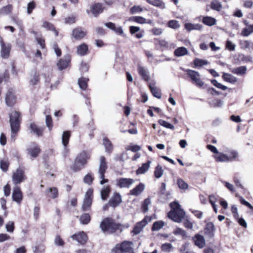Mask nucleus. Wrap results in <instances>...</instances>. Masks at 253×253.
I'll list each match as a JSON object with an SVG mask.
<instances>
[{
  "label": "nucleus",
  "mask_w": 253,
  "mask_h": 253,
  "mask_svg": "<svg viewBox=\"0 0 253 253\" xmlns=\"http://www.w3.org/2000/svg\"><path fill=\"white\" fill-rule=\"evenodd\" d=\"M108 169L107 162L104 156H101L99 159V165L97 172V175L99 179H100V184L103 185L106 183H108L109 180L108 179L105 178V173Z\"/></svg>",
  "instance_id": "obj_3"
},
{
  "label": "nucleus",
  "mask_w": 253,
  "mask_h": 253,
  "mask_svg": "<svg viewBox=\"0 0 253 253\" xmlns=\"http://www.w3.org/2000/svg\"><path fill=\"white\" fill-rule=\"evenodd\" d=\"M211 84L215 86H216V87L219 88V89H221L223 90H225L226 89H227V86L224 85H222V84H221L220 83H219L216 80H212L211 81Z\"/></svg>",
  "instance_id": "obj_62"
},
{
  "label": "nucleus",
  "mask_w": 253,
  "mask_h": 253,
  "mask_svg": "<svg viewBox=\"0 0 253 253\" xmlns=\"http://www.w3.org/2000/svg\"><path fill=\"white\" fill-rule=\"evenodd\" d=\"M172 248V245L170 243H165L161 246L162 251L164 252H170Z\"/></svg>",
  "instance_id": "obj_56"
},
{
  "label": "nucleus",
  "mask_w": 253,
  "mask_h": 253,
  "mask_svg": "<svg viewBox=\"0 0 253 253\" xmlns=\"http://www.w3.org/2000/svg\"><path fill=\"white\" fill-rule=\"evenodd\" d=\"M103 8L102 4L96 3L91 6V11L93 15L96 17L103 11Z\"/></svg>",
  "instance_id": "obj_26"
},
{
  "label": "nucleus",
  "mask_w": 253,
  "mask_h": 253,
  "mask_svg": "<svg viewBox=\"0 0 253 253\" xmlns=\"http://www.w3.org/2000/svg\"><path fill=\"white\" fill-rule=\"evenodd\" d=\"M164 173V170L160 165H158L154 171V175L156 178H160L162 177Z\"/></svg>",
  "instance_id": "obj_49"
},
{
  "label": "nucleus",
  "mask_w": 253,
  "mask_h": 253,
  "mask_svg": "<svg viewBox=\"0 0 253 253\" xmlns=\"http://www.w3.org/2000/svg\"><path fill=\"white\" fill-rule=\"evenodd\" d=\"M172 233L176 236H179L182 239H185L187 238L186 231L180 228H176L174 229Z\"/></svg>",
  "instance_id": "obj_36"
},
{
  "label": "nucleus",
  "mask_w": 253,
  "mask_h": 253,
  "mask_svg": "<svg viewBox=\"0 0 253 253\" xmlns=\"http://www.w3.org/2000/svg\"><path fill=\"white\" fill-rule=\"evenodd\" d=\"M208 62L207 61L199 58H196L194 61V64L196 66H202L208 64Z\"/></svg>",
  "instance_id": "obj_60"
},
{
  "label": "nucleus",
  "mask_w": 253,
  "mask_h": 253,
  "mask_svg": "<svg viewBox=\"0 0 253 253\" xmlns=\"http://www.w3.org/2000/svg\"><path fill=\"white\" fill-rule=\"evenodd\" d=\"M39 81V75L37 72H34L31 76L30 79V84L34 85L38 84Z\"/></svg>",
  "instance_id": "obj_48"
},
{
  "label": "nucleus",
  "mask_w": 253,
  "mask_h": 253,
  "mask_svg": "<svg viewBox=\"0 0 253 253\" xmlns=\"http://www.w3.org/2000/svg\"><path fill=\"white\" fill-rule=\"evenodd\" d=\"M88 51V46L84 43H83L77 47V53L81 56H84L87 54Z\"/></svg>",
  "instance_id": "obj_32"
},
{
  "label": "nucleus",
  "mask_w": 253,
  "mask_h": 253,
  "mask_svg": "<svg viewBox=\"0 0 253 253\" xmlns=\"http://www.w3.org/2000/svg\"><path fill=\"white\" fill-rule=\"evenodd\" d=\"M227 153V157L229 159V162H232L234 161L238 156V153L237 151L229 149L225 151Z\"/></svg>",
  "instance_id": "obj_39"
},
{
  "label": "nucleus",
  "mask_w": 253,
  "mask_h": 253,
  "mask_svg": "<svg viewBox=\"0 0 253 253\" xmlns=\"http://www.w3.org/2000/svg\"><path fill=\"white\" fill-rule=\"evenodd\" d=\"M27 153L32 158H36L40 153L41 149L36 143L31 144L27 149Z\"/></svg>",
  "instance_id": "obj_12"
},
{
  "label": "nucleus",
  "mask_w": 253,
  "mask_h": 253,
  "mask_svg": "<svg viewBox=\"0 0 253 253\" xmlns=\"http://www.w3.org/2000/svg\"><path fill=\"white\" fill-rule=\"evenodd\" d=\"M1 46L0 54L3 58H7L9 57L11 45L9 43H5L3 41H1L0 44Z\"/></svg>",
  "instance_id": "obj_14"
},
{
  "label": "nucleus",
  "mask_w": 253,
  "mask_h": 253,
  "mask_svg": "<svg viewBox=\"0 0 253 253\" xmlns=\"http://www.w3.org/2000/svg\"><path fill=\"white\" fill-rule=\"evenodd\" d=\"M137 71L142 79L146 81H148L150 80L149 73L147 69L140 65H138L137 66Z\"/></svg>",
  "instance_id": "obj_20"
},
{
  "label": "nucleus",
  "mask_w": 253,
  "mask_h": 253,
  "mask_svg": "<svg viewBox=\"0 0 253 253\" xmlns=\"http://www.w3.org/2000/svg\"><path fill=\"white\" fill-rule=\"evenodd\" d=\"M215 229L213 223L211 222H208L205 228V234L210 237H212L214 236Z\"/></svg>",
  "instance_id": "obj_24"
},
{
  "label": "nucleus",
  "mask_w": 253,
  "mask_h": 253,
  "mask_svg": "<svg viewBox=\"0 0 253 253\" xmlns=\"http://www.w3.org/2000/svg\"><path fill=\"white\" fill-rule=\"evenodd\" d=\"M70 56L69 55H66L63 59H60L57 64L58 69L62 70L69 65L70 62Z\"/></svg>",
  "instance_id": "obj_16"
},
{
  "label": "nucleus",
  "mask_w": 253,
  "mask_h": 253,
  "mask_svg": "<svg viewBox=\"0 0 253 253\" xmlns=\"http://www.w3.org/2000/svg\"><path fill=\"white\" fill-rule=\"evenodd\" d=\"M129 20L139 24L146 23V19L141 16H133L130 17Z\"/></svg>",
  "instance_id": "obj_50"
},
{
  "label": "nucleus",
  "mask_w": 253,
  "mask_h": 253,
  "mask_svg": "<svg viewBox=\"0 0 253 253\" xmlns=\"http://www.w3.org/2000/svg\"><path fill=\"white\" fill-rule=\"evenodd\" d=\"M149 87L154 96L157 98H161L162 94L160 89L155 86V82H151L149 84Z\"/></svg>",
  "instance_id": "obj_22"
},
{
  "label": "nucleus",
  "mask_w": 253,
  "mask_h": 253,
  "mask_svg": "<svg viewBox=\"0 0 253 253\" xmlns=\"http://www.w3.org/2000/svg\"><path fill=\"white\" fill-rule=\"evenodd\" d=\"M9 166V163L7 160H1L0 162V168L3 171H6Z\"/></svg>",
  "instance_id": "obj_59"
},
{
  "label": "nucleus",
  "mask_w": 253,
  "mask_h": 253,
  "mask_svg": "<svg viewBox=\"0 0 253 253\" xmlns=\"http://www.w3.org/2000/svg\"><path fill=\"white\" fill-rule=\"evenodd\" d=\"M134 182L132 178H121L117 180L116 185L121 188H129Z\"/></svg>",
  "instance_id": "obj_11"
},
{
  "label": "nucleus",
  "mask_w": 253,
  "mask_h": 253,
  "mask_svg": "<svg viewBox=\"0 0 253 253\" xmlns=\"http://www.w3.org/2000/svg\"><path fill=\"white\" fill-rule=\"evenodd\" d=\"M42 27L48 30L53 31L56 36H58V33L52 23L45 21L43 23Z\"/></svg>",
  "instance_id": "obj_43"
},
{
  "label": "nucleus",
  "mask_w": 253,
  "mask_h": 253,
  "mask_svg": "<svg viewBox=\"0 0 253 253\" xmlns=\"http://www.w3.org/2000/svg\"><path fill=\"white\" fill-rule=\"evenodd\" d=\"M171 210L168 213V216L174 222L180 223L184 219L185 213L181 209L180 205L176 202L170 204Z\"/></svg>",
  "instance_id": "obj_1"
},
{
  "label": "nucleus",
  "mask_w": 253,
  "mask_h": 253,
  "mask_svg": "<svg viewBox=\"0 0 253 253\" xmlns=\"http://www.w3.org/2000/svg\"><path fill=\"white\" fill-rule=\"evenodd\" d=\"M145 185L142 183H140L135 188L130 191V194L134 196H138L143 191Z\"/></svg>",
  "instance_id": "obj_28"
},
{
  "label": "nucleus",
  "mask_w": 253,
  "mask_h": 253,
  "mask_svg": "<svg viewBox=\"0 0 253 253\" xmlns=\"http://www.w3.org/2000/svg\"><path fill=\"white\" fill-rule=\"evenodd\" d=\"M93 190L89 189L86 191L82 206L84 211H88L91 207L92 200Z\"/></svg>",
  "instance_id": "obj_8"
},
{
  "label": "nucleus",
  "mask_w": 253,
  "mask_h": 253,
  "mask_svg": "<svg viewBox=\"0 0 253 253\" xmlns=\"http://www.w3.org/2000/svg\"><path fill=\"white\" fill-rule=\"evenodd\" d=\"M165 224V222L162 220L156 221L153 224L152 230L159 231L164 227Z\"/></svg>",
  "instance_id": "obj_46"
},
{
  "label": "nucleus",
  "mask_w": 253,
  "mask_h": 253,
  "mask_svg": "<svg viewBox=\"0 0 253 253\" xmlns=\"http://www.w3.org/2000/svg\"><path fill=\"white\" fill-rule=\"evenodd\" d=\"M157 44L160 46L162 50L170 49L175 47L174 43H169L164 40H158V41H157Z\"/></svg>",
  "instance_id": "obj_18"
},
{
  "label": "nucleus",
  "mask_w": 253,
  "mask_h": 253,
  "mask_svg": "<svg viewBox=\"0 0 253 253\" xmlns=\"http://www.w3.org/2000/svg\"><path fill=\"white\" fill-rule=\"evenodd\" d=\"M100 227L101 230L106 233H112L118 228L114 220L110 218H106L101 222Z\"/></svg>",
  "instance_id": "obj_5"
},
{
  "label": "nucleus",
  "mask_w": 253,
  "mask_h": 253,
  "mask_svg": "<svg viewBox=\"0 0 253 253\" xmlns=\"http://www.w3.org/2000/svg\"><path fill=\"white\" fill-rule=\"evenodd\" d=\"M188 53V50L184 47H179L177 48L174 51V55L176 57L183 56L187 55Z\"/></svg>",
  "instance_id": "obj_33"
},
{
  "label": "nucleus",
  "mask_w": 253,
  "mask_h": 253,
  "mask_svg": "<svg viewBox=\"0 0 253 253\" xmlns=\"http://www.w3.org/2000/svg\"><path fill=\"white\" fill-rule=\"evenodd\" d=\"M86 35V32L81 27L74 29L72 31V37L77 40H80L84 38Z\"/></svg>",
  "instance_id": "obj_13"
},
{
  "label": "nucleus",
  "mask_w": 253,
  "mask_h": 253,
  "mask_svg": "<svg viewBox=\"0 0 253 253\" xmlns=\"http://www.w3.org/2000/svg\"><path fill=\"white\" fill-rule=\"evenodd\" d=\"M184 27L188 31L192 30L201 31L203 28L202 25L200 24H192L190 23H186Z\"/></svg>",
  "instance_id": "obj_30"
},
{
  "label": "nucleus",
  "mask_w": 253,
  "mask_h": 253,
  "mask_svg": "<svg viewBox=\"0 0 253 253\" xmlns=\"http://www.w3.org/2000/svg\"><path fill=\"white\" fill-rule=\"evenodd\" d=\"M12 7L10 5H8L2 7L0 10V15L9 14L11 10Z\"/></svg>",
  "instance_id": "obj_57"
},
{
  "label": "nucleus",
  "mask_w": 253,
  "mask_h": 253,
  "mask_svg": "<svg viewBox=\"0 0 253 253\" xmlns=\"http://www.w3.org/2000/svg\"><path fill=\"white\" fill-rule=\"evenodd\" d=\"M6 231L9 233H13L14 230V224L12 221L8 222L5 225Z\"/></svg>",
  "instance_id": "obj_61"
},
{
  "label": "nucleus",
  "mask_w": 253,
  "mask_h": 253,
  "mask_svg": "<svg viewBox=\"0 0 253 253\" xmlns=\"http://www.w3.org/2000/svg\"><path fill=\"white\" fill-rule=\"evenodd\" d=\"M132 242L129 241H124L121 244H117L113 249L114 253H128L132 251Z\"/></svg>",
  "instance_id": "obj_6"
},
{
  "label": "nucleus",
  "mask_w": 253,
  "mask_h": 253,
  "mask_svg": "<svg viewBox=\"0 0 253 253\" xmlns=\"http://www.w3.org/2000/svg\"><path fill=\"white\" fill-rule=\"evenodd\" d=\"M150 4L160 7L161 9H165L166 7L165 3L162 0H146Z\"/></svg>",
  "instance_id": "obj_37"
},
{
  "label": "nucleus",
  "mask_w": 253,
  "mask_h": 253,
  "mask_svg": "<svg viewBox=\"0 0 253 253\" xmlns=\"http://www.w3.org/2000/svg\"><path fill=\"white\" fill-rule=\"evenodd\" d=\"M222 78L224 81L230 83H235L237 81V79L235 77L227 73H223Z\"/></svg>",
  "instance_id": "obj_41"
},
{
  "label": "nucleus",
  "mask_w": 253,
  "mask_h": 253,
  "mask_svg": "<svg viewBox=\"0 0 253 253\" xmlns=\"http://www.w3.org/2000/svg\"><path fill=\"white\" fill-rule=\"evenodd\" d=\"M151 163V161H148L147 163L143 164L141 167L137 169L136 174H142L147 172L150 168Z\"/></svg>",
  "instance_id": "obj_31"
},
{
  "label": "nucleus",
  "mask_w": 253,
  "mask_h": 253,
  "mask_svg": "<svg viewBox=\"0 0 253 253\" xmlns=\"http://www.w3.org/2000/svg\"><path fill=\"white\" fill-rule=\"evenodd\" d=\"M147 223L148 221L147 218L145 217L142 220L136 224L132 232L135 235L138 234L142 230L143 227L147 224Z\"/></svg>",
  "instance_id": "obj_15"
},
{
  "label": "nucleus",
  "mask_w": 253,
  "mask_h": 253,
  "mask_svg": "<svg viewBox=\"0 0 253 253\" xmlns=\"http://www.w3.org/2000/svg\"><path fill=\"white\" fill-rule=\"evenodd\" d=\"M88 81V79L86 78H81L78 80V84L79 85L80 87L83 89H86L87 86V82Z\"/></svg>",
  "instance_id": "obj_47"
},
{
  "label": "nucleus",
  "mask_w": 253,
  "mask_h": 253,
  "mask_svg": "<svg viewBox=\"0 0 253 253\" xmlns=\"http://www.w3.org/2000/svg\"><path fill=\"white\" fill-rule=\"evenodd\" d=\"M30 127L31 131L34 132L36 135L40 136L42 134L43 129L42 128L39 127L34 123H31Z\"/></svg>",
  "instance_id": "obj_40"
},
{
  "label": "nucleus",
  "mask_w": 253,
  "mask_h": 253,
  "mask_svg": "<svg viewBox=\"0 0 253 253\" xmlns=\"http://www.w3.org/2000/svg\"><path fill=\"white\" fill-rule=\"evenodd\" d=\"M216 19L211 16H204L202 19V22L209 26H212L216 24Z\"/></svg>",
  "instance_id": "obj_34"
},
{
  "label": "nucleus",
  "mask_w": 253,
  "mask_h": 253,
  "mask_svg": "<svg viewBox=\"0 0 253 253\" xmlns=\"http://www.w3.org/2000/svg\"><path fill=\"white\" fill-rule=\"evenodd\" d=\"M90 220V217L89 214L84 213L80 217V222L83 224H88Z\"/></svg>",
  "instance_id": "obj_51"
},
{
  "label": "nucleus",
  "mask_w": 253,
  "mask_h": 253,
  "mask_svg": "<svg viewBox=\"0 0 253 253\" xmlns=\"http://www.w3.org/2000/svg\"><path fill=\"white\" fill-rule=\"evenodd\" d=\"M5 100L6 105L8 106H13L15 104L16 97L13 89L10 88L8 90L6 94Z\"/></svg>",
  "instance_id": "obj_10"
},
{
  "label": "nucleus",
  "mask_w": 253,
  "mask_h": 253,
  "mask_svg": "<svg viewBox=\"0 0 253 253\" xmlns=\"http://www.w3.org/2000/svg\"><path fill=\"white\" fill-rule=\"evenodd\" d=\"M158 123L161 126L167 128H169L172 130L174 129V126L172 125L166 121L160 120H159Z\"/></svg>",
  "instance_id": "obj_55"
},
{
  "label": "nucleus",
  "mask_w": 253,
  "mask_h": 253,
  "mask_svg": "<svg viewBox=\"0 0 253 253\" xmlns=\"http://www.w3.org/2000/svg\"><path fill=\"white\" fill-rule=\"evenodd\" d=\"M167 25L169 28L173 29H177L180 27V24L178 21L175 20L169 21L167 23Z\"/></svg>",
  "instance_id": "obj_52"
},
{
  "label": "nucleus",
  "mask_w": 253,
  "mask_h": 253,
  "mask_svg": "<svg viewBox=\"0 0 253 253\" xmlns=\"http://www.w3.org/2000/svg\"><path fill=\"white\" fill-rule=\"evenodd\" d=\"M247 67L246 66H240L239 67L234 68L232 72L238 75H243L246 73Z\"/></svg>",
  "instance_id": "obj_42"
},
{
  "label": "nucleus",
  "mask_w": 253,
  "mask_h": 253,
  "mask_svg": "<svg viewBox=\"0 0 253 253\" xmlns=\"http://www.w3.org/2000/svg\"><path fill=\"white\" fill-rule=\"evenodd\" d=\"M71 237L73 240L77 241L81 244L85 243L87 240L86 234L83 231L80 232L78 234H75Z\"/></svg>",
  "instance_id": "obj_17"
},
{
  "label": "nucleus",
  "mask_w": 253,
  "mask_h": 253,
  "mask_svg": "<svg viewBox=\"0 0 253 253\" xmlns=\"http://www.w3.org/2000/svg\"><path fill=\"white\" fill-rule=\"evenodd\" d=\"M103 145H104L105 152L108 154H111L113 150V146L112 142L107 138L103 139Z\"/></svg>",
  "instance_id": "obj_29"
},
{
  "label": "nucleus",
  "mask_w": 253,
  "mask_h": 253,
  "mask_svg": "<svg viewBox=\"0 0 253 253\" xmlns=\"http://www.w3.org/2000/svg\"><path fill=\"white\" fill-rule=\"evenodd\" d=\"M213 158L217 162H229L227 155L222 152H218L216 155H214Z\"/></svg>",
  "instance_id": "obj_25"
},
{
  "label": "nucleus",
  "mask_w": 253,
  "mask_h": 253,
  "mask_svg": "<svg viewBox=\"0 0 253 253\" xmlns=\"http://www.w3.org/2000/svg\"><path fill=\"white\" fill-rule=\"evenodd\" d=\"M210 6L211 9L217 11H220L222 8L221 2L217 0L211 1Z\"/></svg>",
  "instance_id": "obj_44"
},
{
  "label": "nucleus",
  "mask_w": 253,
  "mask_h": 253,
  "mask_svg": "<svg viewBox=\"0 0 253 253\" xmlns=\"http://www.w3.org/2000/svg\"><path fill=\"white\" fill-rule=\"evenodd\" d=\"M122 202L121 195L119 193H115L114 196L109 200L110 205L113 207H116L118 206Z\"/></svg>",
  "instance_id": "obj_23"
},
{
  "label": "nucleus",
  "mask_w": 253,
  "mask_h": 253,
  "mask_svg": "<svg viewBox=\"0 0 253 253\" xmlns=\"http://www.w3.org/2000/svg\"><path fill=\"white\" fill-rule=\"evenodd\" d=\"M253 33V24L248 25L246 28H244L241 33V35L244 37H248Z\"/></svg>",
  "instance_id": "obj_45"
},
{
  "label": "nucleus",
  "mask_w": 253,
  "mask_h": 253,
  "mask_svg": "<svg viewBox=\"0 0 253 253\" xmlns=\"http://www.w3.org/2000/svg\"><path fill=\"white\" fill-rule=\"evenodd\" d=\"M209 104L212 107H220L223 105V102L219 99H215L209 102Z\"/></svg>",
  "instance_id": "obj_53"
},
{
  "label": "nucleus",
  "mask_w": 253,
  "mask_h": 253,
  "mask_svg": "<svg viewBox=\"0 0 253 253\" xmlns=\"http://www.w3.org/2000/svg\"><path fill=\"white\" fill-rule=\"evenodd\" d=\"M151 33L155 36H160L163 33V30L160 28L155 27L151 30Z\"/></svg>",
  "instance_id": "obj_64"
},
{
  "label": "nucleus",
  "mask_w": 253,
  "mask_h": 253,
  "mask_svg": "<svg viewBox=\"0 0 253 253\" xmlns=\"http://www.w3.org/2000/svg\"><path fill=\"white\" fill-rule=\"evenodd\" d=\"M89 157L90 155L88 153L84 151L81 153L76 158L72 167V169L75 171L80 170L86 164V162Z\"/></svg>",
  "instance_id": "obj_4"
},
{
  "label": "nucleus",
  "mask_w": 253,
  "mask_h": 253,
  "mask_svg": "<svg viewBox=\"0 0 253 253\" xmlns=\"http://www.w3.org/2000/svg\"><path fill=\"white\" fill-rule=\"evenodd\" d=\"M186 72L193 84L199 87L203 86L204 83L201 79L200 75L198 72L192 70H187Z\"/></svg>",
  "instance_id": "obj_7"
},
{
  "label": "nucleus",
  "mask_w": 253,
  "mask_h": 253,
  "mask_svg": "<svg viewBox=\"0 0 253 253\" xmlns=\"http://www.w3.org/2000/svg\"><path fill=\"white\" fill-rule=\"evenodd\" d=\"M47 197L55 199L58 196V191L56 187H52L48 188L45 191Z\"/></svg>",
  "instance_id": "obj_27"
},
{
  "label": "nucleus",
  "mask_w": 253,
  "mask_h": 253,
  "mask_svg": "<svg viewBox=\"0 0 253 253\" xmlns=\"http://www.w3.org/2000/svg\"><path fill=\"white\" fill-rule=\"evenodd\" d=\"M9 123L11 131V138H13L19 129L21 123L20 115L18 112L13 111L9 114Z\"/></svg>",
  "instance_id": "obj_2"
},
{
  "label": "nucleus",
  "mask_w": 253,
  "mask_h": 253,
  "mask_svg": "<svg viewBox=\"0 0 253 253\" xmlns=\"http://www.w3.org/2000/svg\"><path fill=\"white\" fill-rule=\"evenodd\" d=\"M150 204H151V200L149 198L146 199L144 201V202L141 206V210L143 212L145 213L148 211V206H149V205H150Z\"/></svg>",
  "instance_id": "obj_54"
},
{
  "label": "nucleus",
  "mask_w": 253,
  "mask_h": 253,
  "mask_svg": "<svg viewBox=\"0 0 253 253\" xmlns=\"http://www.w3.org/2000/svg\"><path fill=\"white\" fill-rule=\"evenodd\" d=\"M177 183L179 188L181 189H186L188 187V184L181 178L177 179Z\"/></svg>",
  "instance_id": "obj_58"
},
{
  "label": "nucleus",
  "mask_w": 253,
  "mask_h": 253,
  "mask_svg": "<svg viewBox=\"0 0 253 253\" xmlns=\"http://www.w3.org/2000/svg\"><path fill=\"white\" fill-rule=\"evenodd\" d=\"M70 137V132L69 131H65L63 132L62 137V142L65 148V150H66V147L69 143V138Z\"/></svg>",
  "instance_id": "obj_38"
},
{
  "label": "nucleus",
  "mask_w": 253,
  "mask_h": 253,
  "mask_svg": "<svg viewBox=\"0 0 253 253\" xmlns=\"http://www.w3.org/2000/svg\"><path fill=\"white\" fill-rule=\"evenodd\" d=\"M196 246L200 248H203L205 244V240L204 237L200 234H196L193 238Z\"/></svg>",
  "instance_id": "obj_21"
},
{
  "label": "nucleus",
  "mask_w": 253,
  "mask_h": 253,
  "mask_svg": "<svg viewBox=\"0 0 253 253\" xmlns=\"http://www.w3.org/2000/svg\"><path fill=\"white\" fill-rule=\"evenodd\" d=\"M111 188L109 185L104 186L101 190V197L103 200H106L110 194Z\"/></svg>",
  "instance_id": "obj_35"
},
{
  "label": "nucleus",
  "mask_w": 253,
  "mask_h": 253,
  "mask_svg": "<svg viewBox=\"0 0 253 253\" xmlns=\"http://www.w3.org/2000/svg\"><path fill=\"white\" fill-rule=\"evenodd\" d=\"M26 178L24 171L20 168L17 169L12 175V181L15 184L22 182Z\"/></svg>",
  "instance_id": "obj_9"
},
{
  "label": "nucleus",
  "mask_w": 253,
  "mask_h": 253,
  "mask_svg": "<svg viewBox=\"0 0 253 253\" xmlns=\"http://www.w3.org/2000/svg\"><path fill=\"white\" fill-rule=\"evenodd\" d=\"M23 196L21 190L19 187L16 186L14 188L12 193V198L13 201L18 204L21 203Z\"/></svg>",
  "instance_id": "obj_19"
},
{
  "label": "nucleus",
  "mask_w": 253,
  "mask_h": 253,
  "mask_svg": "<svg viewBox=\"0 0 253 253\" xmlns=\"http://www.w3.org/2000/svg\"><path fill=\"white\" fill-rule=\"evenodd\" d=\"M143 11V8L138 5H134L132 6L130 9V12L131 14H135L136 13H140Z\"/></svg>",
  "instance_id": "obj_63"
}]
</instances>
